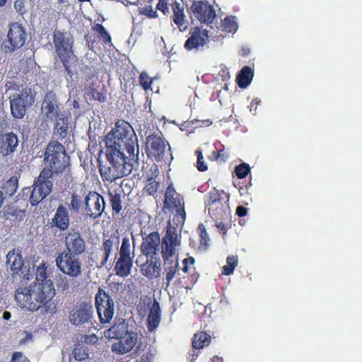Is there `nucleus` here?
<instances>
[{
	"label": "nucleus",
	"instance_id": "34",
	"mask_svg": "<svg viewBox=\"0 0 362 362\" xmlns=\"http://www.w3.org/2000/svg\"><path fill=\"white\" fill-rule=\"evenodd\" d=\"M56 120L54 126V133L59 136L60 139H64L66 136L68 131L69 121L66 117H64L63 114L54 118Z\"/></svg>",
	"mask_w": 362,
	"mask_h": 362
},
{
	"label": "nucleus",
	"instance_id": "6",
	"mask_svg": "<svg viewBox=\"0 0 362 362\" xmlns=\"http://www.w3.org/2000/svg\"><path fill=\"white\" fill-rule=\"evenodd\" d=\"M53 42L56 52L67 73L66 81L72 83L73 77L76 75L78 64V58L73 51V37L67 32L55 30L53 33Z\"/></svg>",
	"mask_w": 362,
	"mask_h": 362
},
{
	"label": "nucleus",
	"instance_id": "31",
	"mask_svg": "<svg viewBox=\"0 0 362 362\" xmlns=\"http://www.w3.org/2000/svg\"><path fill=\"white\" fill-rule=\"evenodd\" d=\"M123 190L120 186L115 189H109L108 195L111 204L112 211L117 214H119L122 210V200L121 196Z\"/></svg>",
	"mask_w": 362,
	"mask_h": 362
},
{
	"label": "nucleus",
	"instance_id": "35",
	"mask_svg": "<svg viewBox=\"0 0 362 362\" xmlns=\"http://www.w3.org/2000/svg\"><path fill=\"white\" fill-rule=\"evenodd\" d=\"M211 336L205 332L195 333L192 339V347L194 349H203L211 343Z\"/></svg>",
	"mask_w": 362,
	"mask_h": 362
},
{
	"label": "nucleus",
	"instance_id": "57",
	"mask_svg": "<svg viewBox=\"0 0 362 362\" xmlns=\"http://www.w3.org/2000/svg\"><path fill=\"white\" fill-rule=\"evenodd\" d=\"M194 258L192 257H189L187 258H185L182 260V271L184 273H188L189 272V266L193 265L194 264Z\"/></svg>",
	"mask_w": 362,
	"mask_h": 362
},
{
	"label": "nucleus",
	"instance_id": "8",
	"mask_svg": "<svg viewBox=\"0 0 362 362\" xmlns=\"http://www.w3.org/2000/svg\"><path fill=\"white\" fill-rule=\"evenodd\" d=\"M145 146L147 157L151 160L162 161L168 153L172 156L170 146L162 134H151L147 136Z\"/></svg>",
	"mask_w": 362,
	"mask_h": 362
},
{
	"label": "nucleus",
	"instance_id": "13",
	"mask_svg": "<svg viewBox=\"0 0 362 362\" xmlns=\"http://www.w3.org/2000/svg\"><path fill=\"white\" fill-rule=\"evenodd\" d=\"M190 10L201 23L210 24L216 17L214 7L206 1H193Z\"/></svg>",
	"mask_w": 362,
	"mask_h": 362
},
{
	"label": "nucleus",
	"instance_id": "12",
	"mask_svg": "<svg viewBox=\"0 0 362 362\" xmlns=\"http://www.w3.org/2000/svg\"><path fill=\"white\" fill-rule=\"evenodd\" d=\"M93 315V308L90 301L77 302L69 314L71 325L78 326L88 322Z\"/></svg>",
	"mask_w": 362,
	"mask_h": 362
},
{
	"label": "nucleus",
	"instance_id": "32",
	"mask_svg": "<svg viewBox=\"0 0 362 362\" xmlns=\"http://www.w3.org/2000/svg\"><path fill=\"white\" fill-rule=\"evenodd\" d=\"M71 356L76 361L86 362L89 359L88 346L83 343L76 344L72 351Z\"/></svg>",
	"mask_w": 362,
	"mask_h": 362
},
{
	"label": "nucleus",
	"instance_id": "30",
	"mask_svg": "<svg viewBox=\"0 0 362 362\" xmlns=\"http://www.w3.org/2000/svg\"><path fill=\"white\" fill-rule=\"evenodd\" d=\"M254 76V71L251 67L245 66L238 73L236 81L241 88H247L251 83Z\"/></svg>",
	"mask_w": 362,
	"mask_h": 362
},
{
	"label": "nucleus",
	"instance_id": "33",
	"mask_svg": "<svg viewBox=\"0 0 362 362\" xmlns=\"http://www.w3.org/2000/svg\"><path fill=\"white\" fill-rule=\"evenodd\" d=\"M223 195H224L226 201H228L229 194L226 193L223 190H218L216 188H213L209 193V206L211 208H213L216 204L222 205V201L224 199Z\"/></svg>",
	"mask_w": 362,
	"mask_h": 362
},
{
	"label": "nucleus",
	"instance_id": "61",
	"mask_svg": "<svg viewBox=\"0 0 362 362\" xmlns=\"http://www.w3.org/2000/svg\"><path fill=\"white\" fill-rule=\"evenodd\" d=\"M58 288L59 289H61L63 291L68 290L69 288L68 280L66 278H64V279H62V282L58 284Z\"/></svg>",
	"mask_w": 362,
	"mask_h": 362
},
{
	"label": "nucleus",
	"instance_id": "40",
	"mask_svg": "<svg viewBox=\"0 0 362 362\" xmlns=\"http://www.w3.org/2000/svg\"><path fill=\"white\" fill-rule=\"evenodd\" d=\"M238 264V256L231 255L226 258V264L222 267L221 273L223 275L229 276L233 274L235 268Z\"/></svg>",
	"mask_w": 362,
	"mask_h": 362
},
{
	"label": "nucleus",
	"instance_id": "59",
	"mask_svg": "<svg viewBox=\"0 0 362 362\" xmlns=\"http://www.w3.org/2000/svg\"><path fill=\"white\" fill-rule=\"evenodd\" d=\"M11 362H29V361L22 353L15 352L13 354Z\"/></svg>",
	"mask_w": 362,
	"mask_h": 362
},
{
	"label": "nucleus",
	"instance_id": "10",
	"mask_svg": "<svg viewBox=\"0 0 362 362\" xmlns=\"http://www.w3.org/2000/svg\"><path fill=\"white\" fill-rule=\"evenodd\" d=\"M95 305L100 322L109 323L115 314L113 298L101 287H99L95 296Z\"/></svg>",
	"mask_w": 362,
	"mask_h": 362
},
{
	"label": "nucleus",
	"instance_id": "36",
	"mask_svg": "<svg viewBox=\"0 0 362 362\" xmlns=\"http://www.w3.org/2000/svg\"><path fill=\"white\" fill-rule=\"evenodd\" d=\"M155 350L151 347L144 348L141 351V344H139L134 351L138 356L139 359H136L135 362H153L155 356Z\"/></svg>",
	"mask_w": 362,
	"mask_h": 362
},
{
	"label": "nucleus",
	"instance_id": "58",
	"mask_svg": "<svg viewBox=\"0 0 362 362\" xmlns=\"http://www.w3.org/2000/svg\"><path fill=\"white\" fill-rule=\"evenodd\" d=\"M233 185L238 189L240 195H243L244 194L247 193L248 188L252 185L251 181L245 185H240V182H238V183L234 182Z\"/></svg>",
	"mask_w": 362,
	"mask_h": 362
},
{
	"label": "nucleus",
	"instance_id": "28",
	"mask_svg": "<svg viewBox=\"0 0 362 362\" xmlns=\"http://www.w3.org/2000/svg\"><path fill=\"white\" fill-rule=\"evenodd\" d=\"M18 187V178L16 176H12L1 185L0 196L4 200L6 199L15 194Z\"/></svg>",
	"mask_w": 362,
	"mask_h": 362
},
{
	"label": "nucleus",
	"instance_id": "39",
	"mask_svg": "<svg viewBox=\"0 0 362 362\" xmlns=\"http://www.w3.org/2000/svg\"><path fill=\"white\" fill-rule=\"evenodd\" d=\"M48 264L45 262H42L37 267L35 274V281L34 282L43 283L48 281Z\"/></svg>",
	"mask_w": 362,
	"mask_h": 362
},
{
	"label": "nucleus",
	"instance_id": "9",
	"mask_svg": "<svg viewBox=\"0 0 362 362\" xmlns=\"http://www.w3.org/2000/svg\"><path fill=\"white\" fill-rule=\"evenodd\" d=\"M28 33L25 27L15 22L9 25L6 39L2 43V49L5 53H13L23 47L28 40Z\"/></svg>",
	"mask_w": 362,
	"mask_h": 362
},
{
	"label": "nucleus",
	"instance_id": "53",
	"mask_svg": "<svg viewBox=\"0 0 362 362\" xmlns=\"http://www.w3.org/2000/svg\"><path fill=\"white\" fill-rule=\"evenodd\" d=\"M130 242L127 238H123L122 245L119 250V256L132 257L130 256Z\"/></svg>",
	"mask_w": 362,
	"mask_h": 362
},
{
	"label": "nucleus",
	"instance_id": "51",
	"mask_svg": "<svg viewBox=\"0 0 362 362\" xmlns=\"http://www.w3.org/2000/svg\"><path fill=\"white\" fill-rule=\"evenodd\" d=\"M139 81L142 88L148 90L151 88L153 78H150L146 72L143 71L139 75Z\"/></svg>",
	"mask_w": 362,
	"mask_h": 362
},
{
	"label": "nucleus",
	"instance_id": "22",
	"mask_svg": "<svg viewBox=\"0 0 362 362\" xmlns=\"http://www.w3.org/2000/svg\"><path fill=\"white\" fill-rule=\"evenodd\" d=\"M170 8L173 11L170 18L180 31H185L187 28L188 22L184 6L177 1H173L170 4Z\"/></svg>",
	"mask_w": 362,
	"mask_h": 362
},
{
	"label": "nucleus",
	"instance_id": "24",
	"mask_svg": "<svg viewBox=\"0 0 362 362\" xmlns=\"http://www.w3.org/2000/svg\"><path fill=\"white\" fill-rule=\"evenodd\" d=\"M72 218L73 214L71 212L69 214L68 208L64 204H59L52 219L51 226H69Z\"/></svg>",
	"mask_w": 362,
	"mask_h": 362
},
{
	"label": "nucleus",
	"instance_id": "42",
	"mask_svg": "<svg viewBox=\"0 0 362 362\" xmlns=\"http://www.w3.org/2000/svg\"><path fill=\"white\" fill-rule=\"evenodd\" d=\"M151 217L147 214L141 211L135 213L132 216V225L138 226H148L150 224Z\"/></svg>",
	"mask_w": 362,
	"mask_h": 362
},
{
	"label": "nucleus",
	"instance_id": "54",
	"mask_svg": "<svg viewBox=\"0 0 362 362\" xmlns=\"http://www.w3.org/2000/svg\"><path fill=\"white\" fill-rule=\"evenodd\" d=\"M195 153L197 156V168L198 170L201 172L206 171L207 170V165L204 161V157L202 155V153L200 150H197L195 151Z\"/></svg>",
	"mask_w": 362,
	"mask_h": 362
},
{
	"label": "nucleus",
	"instance_id": "62",
	"mask_svg": "<svg viewBox=\"0 0 362 362\" xmlns=\"http://www.w3.org/2000/svg\"><path fill=\"white\" fill-rule=\"evenodd\" d=\"M97 341H98V337L95 334L90 335V336H88V335L85 336V342L86 343L95 344Z\"/></svg>",
	"mask_w": 362,
	"mask_h": 362
},
{
	"label": "nucleus",
	"instance_id": "43",
	"mask_svg": "<svg viewBox=\"0 0 362 362\" xmlns=\"http://www.w3.org/2000/svg\"><path fill=\"white\" fill-rule=\"evenodd\" d=\"M87 91V94L90 95L92 98L95 100H98L100 103H104L107 100V96L106 93L104 91V88L98 90L94 87L93 84H92L88 87Z\"/></svg>",
	"mask_w": 362,
	"mask_h": 362
},
{
	"label": "nucleus",
	"instance_id": "48",
	"mask_svg": "<svg viewBox=\"0 0 362 362\" xmlns=\"http://www.w3.org/2000/svg\"><path fill=\"white\" fill-rule=\"evenodd\" d=\"M92 29L98 33L99 37L102 38L105 44L111 42V37L102 24L97 23L93 26Z\"/></svg>",
	"mask_w": 362,
	"mask_h": 362
},
{
	"label": "nucleus",
	"instance_id": "2",
	"mask_svg": "<svg viewBox=\"0 0 362 362\" xmlns=\"http://www.w3.org/2000/svg\"><path fill=\"white\" fill-rule=\"evenodd\" d=\"M56 295L52 281L33 282L29 287H20L15 292V300L22 308L36 311L44 308L46 313H54L56 304L52 301Z\"/></svg>",
	"mask_w": 362,
	"mask_h": 362
},
{
	"label": "nucleus",
	"instance_id": "23",
	"mask_svg": "<svg viewBox=\"0 0 362 362\" xmlns=\"http://www.w3.org/2000/svg\"><path fill=\"white\" fill-rule=\"evenodd\" d=\"M164 205L168 209L183 208V199L174 188L173 184L170 183L166 188L165 193Z\"/></svg>",
	"mask_w": 362,
	"mask_h": 362
},
{
	"label": "nucleus",
	"instance_id": "16",
	"mask_svg": "<svg viewBox=\"0 0 362 362\" xmlns=\"http://www.w3.org/2000/svg\"><path fill=\"white\" fill-rule=\"evenodd\" d=\"M86 214L93 218L101 215L105 209L103 197L98 193L90 192L85 198Z\"/></svg>",
	"mask_w": 362,
	"mask_h": 362
},
{
	"label": "nucleus",
	"instance_id": "26",
	"mask_svg": "<svg viewBox=\"0 0 362 362\" xmlns=\"http://www.w3.org/2000/svg\"><path fill=\"white\" fill-rule=\"evenodd\" d=\"M133 266V257L119 256L115 266L116 275L120 277H126L129 275Z\"/></svg>",
	"mask_w": 362,
	"mask_h": 362
},
{
	"label": "nucleus",
	"instance_id": "52",
	"mask_svg": "<svg viewBox=\"0 0 362 362\" xmlns=\"http://www.w3.org/2000/svg\"><path fill=\"white\" fill-rule=\"evenodd\" d=\"M169 6H170V4H169L168 0H158L156 8V11H160L164 16H168L170 15Z\"/></svg>",
	"mask_w": 362,
	"mask_h": 362
},
{
	"label": "nucleus",
	"instance_id": "4",
	"mask_svg": "<svg viewBox=\"0 0 362 362\" xmlns=\"http://www.w3.org/2000/svg\"><path fill=\"white\" fill-rule=\"evenodd\" d=\"M105 144V147L126 151L132 154V160L139 156L137 136L132 125L124 119L116 122L115 127L106 136Z\"/></svg>",
	"mask_w": 362,
	"mask_h": 362
},
{
	"label": "nucleus",
	"instance_id": "60",
	"mask_svg": "<svg viewBox=\"0 0 362 362\" xmlns=\"http://www.w3.org/2000/svg\"><path fill=\"white\" fill-rule=\"evenodd\" d=\"M247 209L245 208V206H238L236 208V214L239 217L245 216L247 215Z\"/></svg>",
	"mask_w": 362,
	"mask_h": 362
},
{
	"label": "nucleus",
	"instance_id": "18",
	"mask_svg": "<svg viewBox=\"0 0 362 362\" xmlns=\"http://www.w3.org/2000/svg\"><path fill=\"white\" fill-rule=\"evenodd\" d=\"M42 111L47 119L53 120L54 117L61 115L59 108L58 100L56 93L53 90L47 91L44 97L42 104Z\"/></svg>",
	"mask_w": 362,
	"mask_h": 362
},
{
	"label": "nucleus",
	"instance_id": "55",
	"mask_svg": "<svg viewBox=\"0 0 362 362\" xmlns=\"http://www.w3.org/2000/svg\"><path fill=\"white\" fill-rule=\"evenodd\" d=\"M21 86H22L18 82L15 81L13 78L9 81H6L5 83V88L6 91L8 90H19Z\"/></svg>",
	"mask_w": 362,
	"mask_h": 362
},
{
	"label": "nucleus",
	"instance_id": "64",
	"mask_svg": "<svg viewBox=\"0 0 362 362\" xmlns=\"http://www.w3.org/2000/svg\"><path fill=\"white\" fill-rule=\"evenodd\" d=\"M211 158L215 160H219L220 158V151L216 149L211 153Z\"/></svg>",
	"mask_w": 362,
	"mask_h": 362
},
{
	"label": "nucleus",
	"instance_id": "63",
	"mask_svg": "<svg viewBox=\"0 0 362 362\" xmlns=\"http://www.w3.org/2000/svg\"><path fill=\"white\" fill-rule=\"evenodd\" d=\"M220 158H219V160L220 161H223V162H225L226 161V160L228 159V155L227 154V153L224 151V148L223 149H220Z\"/></svg>",
	"mask_w": 362,
	"mask_h": 362
},
{
	"label": "nucleus",
	"instance_id": "17",
	"mask_svg": "<svg viewBox=\"0 0 362 362\" xmlns=\"http://www.w3.org/2000/svg\"><path fill=\"white\" fill-rule=\"evenodd\" d=\"M189 35L184 44V48L187 51L199 49L206 44L209 38L208 32L198 26L192 28Z\"/></svg>",
	"mask_w": 362,
	"mask_h": 362
},
{
	"label": "nucleus",
	"instance_id": "29",
	"mask_svg": "<svg viewBox=\"0 0 362 362\" xmlns=\"http://www.w3.org/2000/svg\"><path fill=\"white\" fill-rule=\"evenodd\" d=\"M160 308L158 302L154 301L150 308L147 319V327L148 331L156 329L160 322Z\"/></svg>",
	"mask_w": 362,
	"mask_h": 362
},
{
	"label": "nucleus",
	"instance_id": "1",
	"mask_svg": "<svg viewBox=\"0 0 362 362\" xmlns=\"http://www.w3.org/2000/svg\"><path fill=\"white\" fill-rule=\"evenodd\" d=\"M44 162L46 165L35 180L33 189L23 188V193H26L25 199H28L32 206L37 205L50 193L52 182L49 179L69 169L70 158L64 146L58 141H53L49 143L45 151Z\"/></svg>",
	"mask_w": 362,
	"mask_h": 362
},
{
	"label": "nucleus",
	"instance_id": "47",
	"mask_svg": "<svg viewBox=\"0 0 362 362\" xmlns=\"http://www.w3.org/2000/svg\"><path fill=\"white\" fill-rule=\"evenodd\" d=\"M250 170L249 164L243 163L235 167L234 173L238 178L244 179L250 173Z\"/></svg>",
	"mask_w": 362,
	"mask_h": 362
},
{
	"label": "nucleus",
	"instance_id": "11",
	"mask_svg": "<svg viewBox=\"0 0 362 362\" xmlns=\"http://www.w3.org/2000/svg\"><path fill=\"white\" fill-rule=\"evenodd\" d=\"M78 257L62 252L55 259L56 265L63 274L72 278L78 277L82 272L81 262Z\"/></svg>",
	"mask_w": 362,
	"mask_h": 362
},
{
	"label": "nucleus",
	"instance_id": "44",
	"mask_svg": "<svg viewBox=\"0 0 362 362\" xmlns=\"http://www.w3.org/2000/svg\"><path fill=\"white\" fill-rule=\"evenodd\" d=\"M154 0H148V4L145 5L139 10V14L141 16H146L149 18H156L158 17L156 9L153 8L152 4Z\"/></svg>",
	"mask_w": 362,
	"mask_h": 362
},
{
	"label": "nucleus",
	"instance_id": "45",
	"mask_svg": "<svg viewBox=\"0 0 362 362\" xmlns=\"http://www.w3.org/2000/svg\"><path fill=\"white\" fill-rule=\"evenodd\" d=\"M221 28L227 33H235L238 29V25L234 21V17L226 16L222 22Z\"/></svg>",
	"mask_w": 362,
	"mask_h": 362
},
{
	"label": "nucleus",
	"instance_id": "49",
	"mask_svg": "<svg viewBox=\"0 0 362 362\" xmlns=\"http://www.w3.org/2000/svg\"><path fill=\"white\" fill-rule=\"evenodd\" d=\"M82 205V199L80 196L76 193H73L71 197V202L69 204V208L71 209V213L78 214L79 209Z\"/></svg>",
	"mask_w": 362,
	"mask_h": 362
},
{
	"label": "nucleus",
	"instance_id": "15",
	"mask_svg": "<svg viewBox=\"0 0 362 362\" xmlns=\"http://www.w3.org/2000/svg\"><path fill=\"white\" fill-rule=\"evenodd\" d=\"M18 145L19 139L16 134L0 129V154L4 156H11L16 151Z\"/></svg>",
	"mask_w": 362,
	"mask_h": 362
},
{
	"label": "nucleus",
	"instance_id": "46",
	"mask_svg": "<svg viewBox=\"0 0 362 362\" xmlns=\"http://www.w3.org/2000/svg\"><path fill=\"white\" fill-rule=\"evenodd\" d=\"M200 237L199 250H206L209 245L210 238L206 230V228H198Z\"/></svg>",
	"mask_w": 362,
	"mask_h": 362
},
{
	"label": "nucleus",
	"instance_id": "19",
	"mask_svg": "<svg viewBox=\"0 0 362 362\" xmlns=\"http://www.w3.org/2000/svg\"><path fill=\"white\" fill-rule=\"evenodd\" d=\"M64 242L66 249L64 251L65 252L80 256L86 251V245L85 240L79 233H69L65 237Z\"/></svg>",
	"mask_w": 362,
	"mask_h": 362
},
{
	"label": "nucleus",
	"instance_id": "7",
	"mask_svg": "<svg viewBox=\"0 0 362 362\" xmlns=\"http://www.w3.org/2000/svg\"><path fill=\"white\" fill-rule=\"evenodd\" d=\"M105 337L115 339L117 341L112 344L111 351L118 355H124L130 352L136 345L139 339L138 332L129 328L125 320L115 323L104 332Z\"/></svg>",
	"mask_w": 362,
	"mask_h": 362
},
{
	"label": "nucleus",
	"instance_id": "50",
	"mask_svg": "<svg viewBox=\"0 0 362 362\" xmlns=\"http://www.w3.org/2000/svg\"><path fill=\"white\" fill-rule=\"evenodd\" d=\"M186 218L185 209L180 208L176 209V214L174 215L172 222L175 226H183Z\"/></svg>",
	"mask_w": 362,
	"mask_h": 362
},
{
	"label": "nucleus",
	"instance_id": "37",
	"mask_svg": "<svg viewBox=\"0 0 362 362\" xmlns=\"http://www.w3.org/2000/svg\"><path fill=\"white\" fill-rule=\"evenodd\" d=\"M14 97H20L22 102L32 106L35 103L36 93L31 88H23L21 93H16L13 95Z\"/></svg>",
	"mask_w": 362,
	"mask_h": 362
},
{
	"label": "nucleus",
	"instance_id": "56",
	"mask_svg": "<svg viewBox=\"0 0 362 362\" xmlns=\"http://www.w3.org/2000/svg\"><path fill=\"white\" fill-rule=\"evenodd\" d=\"M81 71L85 75V78L86 81L91 79L95 75V71L93 66H89L88 65L83 66L81 69Z\"/></svg>",
	"mask_w": 362,
	"mask_h": 362
},
{
	"label": "nucleus",
	"instance_id": "25",
	"mask_svg": "<svg viewBox=\"0 0 362 362\" xmlns=\"http://www.w3.org/2000/svg\"><path fill=\"white\" fill-rule=\"evenodd\" d=\"M159 240V235L157 233L153 232L149 234L146 242L141 246L142 252L147 258L158 256L156 252L159 250L158 248Z\"/></svg>",
	"mask_w": 362,
	"mask_h": 362
},
{
	"label": "nucleus",
	"instance_id": "20",
	"mask_svg": "<svg viewBox=\"0 0 362 362\" xmlns=\"http://www.w3.org/2000/svg\"><path fill=\"white\" fill-rule=\"evenodd\" d=\"M6 263L9 267L12 274L13 276H19L23 278H25L26 274L25 273L26 267L24 266V261L22 256L16 253L14 250L8 252L6 255Z\"/></svg>",
	"mask_w": 362,
	"mask_h": 362
},
{
	"label": "nucleus",
	"instance_id": "38",
	"mask_svg": "<svg viewBox=\"0 0 362 362\" xmlns=\"http://www.w3.org/2000/svg\"><path fill=\"white\" fill-rule=\"evenodd\" d=\"M25 210L18 209L15 207H10L5 213L6 220L14 222L22 221L25 216Z\"/></svg>",
	"mask_w": 362,
	"mask_h": 362
},
{
	"label": "nucleus",
	"instance_id": "41",
	"mask_svg": "<svg viewBox=\"0 0 362 362\" xmlns=\"http://www.w3.org/2000/svg\"><path fill=\"white\" fill-rule=\"evenodd\" d=\"M160 185L155 178L151 177L146 179L144 192L149 196H155L160 188Z\"/></svg>",
	"mask_w": 362,
	"mask_h": 362
},
{
	"label": "nucleus",
	"instance_id": "27",
	"mask_svg": "<svg viewBox=\"0 0 362 362\" xmlns=\"http://www.w3.org/2000/svg\"><path fill=\"white\" fill-rule=\"evenodd\" d=\"M9 102L11 115L16 119H22L26 114L27 107H30L22 102L20 97L12 95L9 97Z\"/></svg>",
	"mask_w": 362,
	"mask_h": 362
},
{
	"label": "nucleus",
	"instance_id": "5",
	"mask_svg": "<svg viewBox=\"0 0 362 362\" xmlns=\"http://www.w3.org/2000/svg\"><path fill=\"white\" fill-rule=\"evenodd\" d=\"M175 229L176 228H167L166 235L163 238L160 244L167 286L175 277L176 274H179L177 247L180 245V240L175 231Z\"/></svg>",
	"mask_w": 362,
	"mask_h": 362
},
{
	"label": "nucleus",
	"instance_id": "21",
	"mask_svg": "<svg viewBox=\"0 0 362 362\" xmlns=\"http://www.w3.org/2000/svg\"><path fill=\"white\" fill-rule=\"evenodd\" d=\"M141 271L144 276L150 279H156L160 276L161 263L159 256H152L147 258L141 265Z\"/></svg>",
	"mask_w": 362,
	"mask_h": 362
},
{
	"label": "nucleus",
	"instance_id": "14",
	"mask_svg": "<svg viewBox=\"0 0 362 362\" xmlns=\"http://www.w3.org/2000/svg\"><path fill=\"white\" fill-rule=\"evenodd\" d=\"M119 243V237L117 231H113L110 234L108 239H105L100 251L95 255V261L98 267H103L105 266L108 260L110 254L114 245H118Z\"/></svg>",
	"mask_w": 362,
	"mask_h": 362
},
{
	"label": "nucleus",
	"instance_id": "3",
	"mask_svg": "<svg viewBox=\"0 0 362 362\" xmlns=\"http://www.w3.org/2000/svg\"><path fill=\"white\" fill-rule=\"evenodd\" d=\"M105 158L104 163H99V173L103 182L112 183L129 175L137 163L139 156L132 160V154L125 156L124 151L107 146L105 147Z\"/></svg>",
	"mask_w": 362,
	"mask_h": 362
}]
</instances>
